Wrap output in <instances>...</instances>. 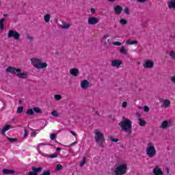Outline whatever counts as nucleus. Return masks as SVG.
Returning <instances> with one entry per match:
<instances>
[{"mask_svg": "<svg viewBox=\"0 0 175 175\" xmlns=\"http://www.w3.org/2000/svg\"><path fill=\"white\" fill-rule=\"evenodd\" d=\"M3 174L8 175V174H16V170H10V169H3L2 170Z\"/></svg>", "mask_w": 175, "mask_h": 175, "instance_id": "dca6fc26", "label": "nucleus"}, {"mask_svg": "<svg viewBox=\"0 0 175 175\" xmlns=\"http://www.w3.org/2000/svg\"><path fill=\"white\" fill-rule=\"evenodd\" d=\"M27 136H28V131L27 130V129H25L23 139H25V137H27Z\"/></svg>", "mask_w": 175, "mask_h": 175, "instance_id": "79ce46f5", "label": "nucleus"}, {"mask_svg": "<svg viewBox=\"0 0 175 175\" xmlns=\"http://www.w3.org/2000/svg\"><path fill=\"white\" fill-rule=\"evenodd\" d=\"M55 54H57V55H59V52H55Z\"/></svg>", "mask_w": 175, "mask_h": 175, "instance_id": "338daca9", "label": "nucleus"}, {"mask_svg": "<svg viewBox=\"0 0 175 175\" xmlns=\"http://www.w3.org/2000/svg\"><path fill=\"white\" fill-rule=\"evenodd\" d=\"M144 111H145V113H148L150 111V107H148L147 105H145L144 107Z\"/></svg>", "mask_w": 175, "mask_h": 175, "instance_id": "ea45409f", "label": "nucleus"}, {"mask_svg": "<svg viewBox=\"0 0 175 175\" xmlns=\"http://www.w3.org/2000/svg\"><path fill=\"white\" fill-rule=\"evenodd\" d=\"M107 117H108V118H111L112 116L111 115H109Z\"/></svg>", "mask_w": 175, "mask_h": 175, "instance_id": "69168bd1", "label": "nucleus"}, {"mask_svg": "<svg viewBox=\"0 0 175 175\" xmlns=\"http://www.w3.org/2000/svg\"><path fill=\"white\" fill-rule=\"evenodd\" d=\"M107 43L109 44V46L111 45V41L110 40V39L107 40Z\"/></svg>", "mask_w": 175, "mask_h": 175, "instance_id": "5fc2aeb1", "label": "nucleus"}, {"mask_svg": "<svg viewBox=\"0 0 175 175\" xmlns=\"http://www.w3.org/2000/svg\"><path fill=\"white\" fill-rule=\"evenodd\" d=\"M137 117H142V114L137 113Z\"/></svg>", "mask_w": 175, "mask_h": 175, "instance_id": "052dcab7", "label": "nucleus"}, {"mask_svg": "<svg viewBox=\"0 0 175 175\" xmlns=\"http://www.w3.org/2000/svg\"><path fill=\"white\" fill-rule=\"evenodd\" d=\"M113 10H114L115 14H116L117 16H120V14L122 13L123 9L120 5H118L113 8Z\"/></svg>", "mask_w": 175, "mask_h": 175, "instance_id": "ddd939ff", "label": "nucleus"}, {"mask_svg": "<svg viewBox=\"0 0 175 175\" xmlns=\"http://www.w3.org/2000/svg\"><path fill=\"white\" fill-rule=\"evenodd\" d=\"M122 65V62L120 59H114L111 62V66L113 68H120Z\"/></svg>", "mask_w": 175, "mask_h": 175, "instance_id": "f8f14e48", "label": "nucleus"}, {"mask_svg": "<svg viewBox=\"0 0 175 175\" xmlns=\"http://www.w3.org/2000/svg\"><path fill=\"white\" fill-rule=\"evenodd\" d=\"M137 2H139V3H144L145 2H147L148 0H137Z\"/></svg>", "mask_w": 175, "mask_h": 175, "instance_id": "de8ad7c7", "label": "nucleus"}, {"mask_svg": "<svg viewBox=\"0 0 175 175\" xmlns=\"http://www.w3.org/2000/svg\"><path fill=\"white\" fill-rule=\"evenodd\" d=\"M71 24L70 23H68L66 22H63L62 23V29H68L71 27Z\"/></svg>", "mask_w": 175, "mask_h": 175, "instance_id": "aec40b11", "label": "nucleus"}, {"mask_svg": "<svg viewBox=\"0 0 175 175\" xmlns=\"http://www.w3.org/2000/svg\"><path fill=\"white\" fill-rule=\"evenodd\" d=\"M108 2H111L113 3V2H116V0H108Z\"/></svg>", "mask_w": 175, "mask_h": 175, "instance_id": "bf43d9fd", "label": "nucleus"}, {"mask_svg": "<svg viewBox=\"0 0 175 175\" xmlns=\"http://www.w3.org/2000/svg\"><path fill=\"white\" fill-rule=\"evenodd\" d=\"M170 125H172L171 120H164L163 122H162L160 128H161V129H166L167 128H169Z\"/></svg>", "mask_w": 175, "mask_h": 175, "instance_id": "9b49d317", "label": "nucleus"}, {"mask_svg": "<svg viewBox=\"0 0 175 175\" xmlns=\"http://www.w3.org/2000/svg\"><path fill=\"white\" fill-rule=\"evenodd\" d=\"M5 20V18H2L1 19H0V29L1 31H3V29H4V28H5V26L3 25Z\"/></svg>", "mask_w": 175, "mask_h": 175, "instance_id": "cd10ccee", "label": "nucleus"}, {"mask_svg": "<svg viewBox=\"0 0 175 175\" xmlns=\"http://www.w3.org/2000/svg\"><path fill=\"white\" fill-rule=\"evenodd\" d=\"M51 115L53 117H59V113H58V112L55 110H53V111H51Z\"/></svg>", "mask_w": 175, "mask_h": 175, "instance_id": "f704fd0d", "label": "nucleus"}, {"mask_svg": "<svg viewBox=\"0 0 175 175\" xmlns=\"http://www.w3.org/2000/svg\"><path fill=\"white\" fill-rule=\"evenodd\" d=\"M8 38L9 39L13 38L14 40H19L20 39V33H18L17 31L11 29L8 33Z\"/></svg>", "mask_w": 175, "mask_h": 175, "instance_id": "0eeeda50", "label": "nucleus"}, {"mask_svg": "<svg viewBox=\"0 0 175 175\" xmlns=\"http://www.w3.org/2000/svg\"><path fill=\"white\" fill-rule=\"evenodd\" d=\"M122 107H126V106H128V103L124 101L122 103Z\"/></svg>", "mask_w": 175, "mask_h": 175, "instance_id": "49530a36", "label": "nucleus"}, {"mask_svg": "<svg viewBox=\"0 0 175 175\" xmlns=\"http://www.w3.org/2000/svg\"><path fill=\"white\" fill-rule=\"evenodd\" d=\"M7 140H8V142H10V143H16V142H18V139L12 138L10 137H7Z\"/></svg>", "mask_w": 175, "mask_h": 175, "instance_id": "a878e982", "label": "nucleus"}, {"mask_svg": "<svg viewBox=\"0 0 175 175\" xmlns=\"http://www.w3.org/2000/svg\"><path fill=\"white\" fill-rule=\"evenodd\" d=\"M116 120H117L116 119H115V118L113 119V121H116Z\"/></svg>", "mask_w": 175, "mask_h": 175, "instance_id": "774afa93", "label": "nucleus"}, {"mask_svg": "<svg viewBox=\"0 0 175 175\" xmlns=\"http://www.w3.org/2000/svg\"><path fill=\"white\" fill-rule=\"evenodd\" d=\"M31 136H36V132L33 131V132L31 133Z\"/></svg>", "mask_w": 175, "mask_h": 175, "instance_id": "864d4df0", "label": "nucleus"}, {"mask_svg": "<svg viewBox=\"0 0 175 175\" xmlns=\"http://www.w3.org/2000/svg\"><path fill=\"white\" fill-rule=\"evenodd\" d=\"M95 111V113L97 115V116H99V112H98V111Z\"/></svg>", "mask_w": 175, "mask_h": 175, "instance_id": "680f3d73", "label": "nucleus"}, {"mask_svg": "<svg viewBox=\"0 0 175 175\" xmlns=\"http://www.w3.org/2000/svg\"><path fill=\"white\" fill-rule=\"evenodd\" d=\"M153 174H154V175H163V172H162V170H161V168H159V166H156V167L153 169Z\"/></svg>", "mask_w": 175, "mask_h": 175, "instance_id": "f3484780", "label": "nucleus"}, {"mask_svg": "<svg viewBox=\"0 0 175 175\" xmlns=\"http://www.w3.org/2000/svg\"><path fill=\"white\" fill-rule=\"evenodd\" d=\"M77 142H73V143H72L71 144H70L69 146H68V147L70 148V147H72V146H75V144H77Z\"/></svg>", "mask_w": 175, "mask_h": 175, "instance_id": "3c124183", "label": "nucleus"}, {"mask_svg": "<svg viewBox=\"0 0 175 175\" xmlns=\"http://www.w3.org/2000/svg\"><path fill=\"white\" fill-rule=\"evenodd\" d=\"M170 106V100L167 99L163 100V107H169Z\"/></svg>", "mask_w": 175, "mask_h": 175, "instance_id": "4be33fe9", "label": "nucleus"}, {"mask_svg": "<svg viewBox=\"0 0 175 175\" xmlns=\"http://www.w3.org/2000/svg\"><path fill=\"white\" fill-rule=\"evenodd\" d=\"M143 66L146 69H151L154 68V62H152V60H146Z\"/></svg>", "mask_w": 175, "mask_h": 175, "instance_id": "9d476101", "label": "nucleus"}, {"mask_svg": "<svg viewBox=\"0 0 175 175\" xmlns=\"http://www.w3.org/2000/svg\"><path fill=\"white\" fill-rule=\"evenodd\" d=\"M90 12L91 13H95V8H91Z\"/></svg>", "mask_w": 175, "mask_h": 175, "instance_id": "603ef678", "label": "nucleus"}, {"mask_svg": "<svg viewBox=\"0 0 175 175\" xmlns=\"http://www.w3.org/2000/svg\"><path fill=\"white\" fill-rule=\"evenodd\" d=\"M120 54H123L124 55H128V51L125 49V46H122L121 49H120Z\"/></svg>", "mask_w": 175, "mask_h": 175, "instance_id": "5701e85b", "label": "nucleus"}, {"mask_svg": "<svg viewBox=\"0 0 175 175\" xmlns=\"http://www.w3.org/2000/svg\"><path fill=\"white\" fill-rule=\"evenodd\" d=\"M27 39H29V40L32 41L33 40V37L30 36L29 34H27Z\"/></svg>", "mask_w": 175, "mask_h": 175, "instance_id": "a18cd8bd", "label": "nucleus"}, {"mask_svg": "<svg viewBox=\"0 0 175 175\" xmlns=\"http://www.w3.org/2000/svg\"><path fill=\"white\" fill-rule=\"evenodd\" d=\"M57 138V135H55V133H52L50 135V139L51 140H55V139Z\"/></svg>", "mask_w": 175, "mask_h": 175, "instance_id": "e433bc0d", "label": "nucleus"}, {"mask_svg": "<svg viewBox=\"0 0 175 175\" xmlns=\"http://www.w3.org/2000/svg\"><path fill=\"white\" fill-rule=\"evenodd\" d=\"M118 125L122 131L126 133V136H131L132 135V120L124 117Z\"/></svg>", "mask_w": 175, "mask_h": 175, "instance_id": "f257e3e1", "label": "nucleus"}, {"mask_svg": "<svg viewBox=\"0 0 175 175\" xmlns=\"http://www.w3.org/2000/svg\"><path fill=\"white\" fill-rule=\"evenodd\" d=\"M33 111H34V114L36 113V114H42V113H43L42 111V109H40L39 107H33Z\"/></svg>", "mask_w": 175, "mask_h": 175, "instance_id": "393cba45", "label": "nucleus"}, {"mask_svg": "<svg viewBox=\"0 0 175 175\" xmlns=\"http://www.w3.org/2000/svg\"><path fill=\"white\" fill-rule=\"evenodd\" d=\"M120 24H121V25H126V24H128V21H126L125 18H121L119 21Z\"/></svg>", "mask_w": 175, "mask_h": 175, "instance_id": "7c9ffc66", "label": "nucleus"}, {"mask_svg": "<svg viewBox=\"0 0 175 175\" xmlns=\"http://www.w3.org/2000/svg\"><path fill=\"white\" fill-rule=\"evenodd\" d=\"M42 170H43V167H32L31 171H29L27 174L28 175H38Z\"/></svg>", "mask_w": 175, "mask_h": 175, "instance_id": "6e6552de", "label": "nucleus"}, {"mask_svg": "<svg viewBox=\"0 0 175 175\" xmlns=\"http://www.w3.org/2000/svg\"><path fill=\"white\" fill-rule=\"evenodd\" d=\"M137 43H139V41L137 40H127L126 41V44H129V45L137 44Z\"/></svg>", "mask_w": 175, "mask_h": 175, "instance_id": "412c9836", "label": "nucleus"}, {"mask_svg": "<svg viewBox=\"0 0 175 175\" xmlns=\"http://www.w3.org/2000/svg\"><path fill=\"white\" fill-rule=\"evenodd\" d=\"M108 139H109V140H111V142H112V143H118V142H119V140H120L118 138H114L111 135L108 137Z\"/></svg>", "mask_w": 175, "mask_h": 175, "instance_id": "c85d7f7f", "label": "nucleus"}, {"mask_svg": "<svg viewBox=\"0 0 175 175\" xmlns=\"http://www.w3.org/2000/svg\"><path fill=\"white\" fill-rule=\"evenodd\" d=\"M79 73H80V71L76 68H71L70 70V74L71 76H74V77H77L79 76Z\"/></svg>", "mask_w": 175, "mask_h": 175, "instance_id": "2eb2a0df", "label": "nucleus"}, {"mask_svg": "<svg viewBox=\"0 0 175 175\" xmlns=\"http://www.w3.org/2000/svg\"><path fill=\"white\" fill-rule=\"evenodd\" d=\"M167 174H169V172H170V168H166Z\"/></svg>", "mask_w": 175, "mask_h": 175, "instance_id": "6e6d98bb", "label": "nucleus"}, {"mask_svg": "<svg viewBox=\"0 0 175 175\" xmlns=\"http://www.w3.org/2000/svg\"><path fill=\"white\" fill-rule=\"evenodd\" d=\"M124 13H125V14H127V15H129L131 14L129 11V8L128 7H126L124 8Z\"/></svg>", "mask_w": 175, "mask_h": 175, "instance_id": "58836bf2", "label": "nucleus"}, {"mask_svg": "<svg viewBox=\"0 0 175 175\" xmlns=\"http://www.w3.org/2000/svg\"><path fill=\"white\" fill-rule=\"evenodd\" d=\"M51 17V15L46 14L44 16V19L45 23H50V18Z\"/></svg>", "mask_w": 175, "mask_h": 175, "instance_id": "bb28decb", "label": "nucleus"}, {"mask_svg": "<svg viewBox=\"0 0 175 175\" xmlns=\"http://www.w3.org/2000/svg\"><path fill=\"white\" fill-rule=\"evenodd\" d=\"M139 121L140 126H146V124H147V122H146L144 120L139 118Z\"/></svg>", "mask_w": 175, "mask_h": 175, "instance_id": "473e14b6", "label": "nucleus"}, {"mask_svg": "<svg viewBox=\"0 0 175 175\" xmlns=\"http://www.w3.org/2000/svg\"><path fill=\"white\" fill-rule=\"evenodd\" d=\"M61 148H59V147H57V148H56V151H61Z\"/></svg>", "mask_w": 175, "mask_h": 175, "instance_id": "4d7b16f0", "label": "nucleus"}, {"mask_svg": "<svg viewBox=\"0 0 175 175\" xmlns=\"http://www.w3.org/2000/svg\"><path fill=\"white\" fill-rule=\"evenodd\" d=\"M103 38L104 39H107V38H109V35H105Z\"/></svg>", "mask_w": 175, "mask_h": 175, "instance_id": "13d9d810", "label": "nucleus"}, {"mask_svg": "<svg viewBox=\"0 0 175 175\" xmlns=\"http://www.w3.org/2000/svg\"><path fill=\"white\" fill-rule=\"evenodd\" d=\"M88 87H90V83L87 79H84L81 82V88H82V90H87Z\"/></svg>", "mask_w": 175, "mask_h": 175, "instance_id": "4468645a", "label": "nucleus"}, {"mask_svg": "<svg viewBox=\"0 0 175 175\" xmlns=\"http://www.w3.org/2000/svg\"><path fill=\"white\" fill-rule=\"evenodd\" d=\"M70 133H71V135H72L73 136H76V133L72 130L70 131Z\"/></svg>", "mask_w": 175, "mask_h": 175, "instance_id": "8fccbe9b", "label": "nucleus"}, {"mask_svg": "<svg viewBox=\"0 0 175 175\" xmlns=\"http://www.w3.org/2000/svg\"><path fill=\"white\" fill-rule=\"evenodd\" d=\"M24 111V107L20 106L16 109V114H21Z\"/></svg>", "mask_w": 175, "mask_h": 175, "instance_id": "c756f323", "label": "nucleus"}, {"mask_svg": "<svg viewBox=\"0 0 175 175\" xmlns=\"http://www.w3.org/2000/svg\"><path fill=\"white\" fill-rule=\"evenodd\" d=\"M10 128H12V126L9 125V124H6L2 129L1 131H0V135L1 133V135H4L5 132L7 131H9V129H10Z\"/></svg>", "mask_w": 175, "mask_h": 175, "instance_id": "a211bd4d", "label": "nucleus"}, {"mask_svg": "<svg viewBox=\"0 0 175 175\" xmlns=\"http://www.w3.org/2000/svg\"><path fill=\"white\" fill-rule=\"evenodd\" d=\"M99 23V18L95 16H90L88 19V24L89 25H96Z\"/></svg>", "mask_w": 175, "mask_h": 175, "instance_id": "1a4fd4ad", "label": "nucleus"}, {"mask_svg": "<svg viewBox=\"0 0 175 175\" xmlns=\"http://www.w3.org/2000/svg\"><path fill=\"white\" fill-rule=\"evenodd\" d=\"M171 81H172V83H173L174 84H175V76H174V77H172L171 78Z\"/></svg>", "mask_w": 175, "mask_h": 175, "instance_id": "09e8293b", "label": "nucleus"}, {"mask_svg": "<svg viewBox=\"0 0 175 175\" xmlns=\"http://www.w3.org/2000/svg\"><path fill=\"white\" fill-rule=\"evenodd\" d=\"M3 16V17H8V14H4Z\"/></svg>", "mask_w": 175, "mask_h": 175, "instance_id": "0e129e2a", "label": "nucleus"}, {"mask_svg": "<svg viewBox=\"0 0 175 175\" xmlns=\"http://www.w3.org/2000/svg\"><path fill=\"white\" fill-rule=\"evenodd\" d=\"M128 170V166L125 163H122L121 165L117 166L114 170V173L116 175H124L126 174Z\"/></svg>", "mask_w": 175, "mask_h": 175, "instance_id": "20e7f679", "label": "nucleus"}, {"mask_svg": "<svg viewBox=\"0 0 175 175\" xmlns=\"http://www.w3.org/2000/svg\"><path fill=\"white\" fill-rule=\"evenodd\" d=\"M42 157H45L46 158H50L51 159H53V158H57L58 157V153H54L53 154L49 155L46 154H42Z\"/></svg>", "mask_w": 175, "mask_h": 175, "instance_id": "6ab92c4d", "label": "nucleus"}, {"mask_svg": "<svg viewBox=\"0 0 175 175\" xmlns=\"http://www.w3.org/2000/svg\"><path fill=\"white\" fill-rule=\"evenodd\" d=\"M40 175H51V172H50V170H46L43 173L40 174Z\"/></svg>", "mask_w": 175, "mask_h": 175, "instance_id": "4c0bfd02", "label": "nucleus"}, {"mask_svg": "<svg viewBox=\"0 0 175 175\" xmlns=\"http://www.w3.org/2000/svg\"><path fill=\"white\" fill-rule=\"evenodd\" d=\"M5 72H7V73H15V76H16V77H18L19 79H28V74L27 73H25V72H21V68H14L12 66H8Z\"/></svg>", "mask_w": 175, "mask_h": 175, "instance_id": "f03ea898", "label": "nucleus"}, {"mask_svg": "<svg viewBox=\"0 0 175 175\" xmlns=\"http://www.w3.org/2000/svg\"><path fill=\"white\" fill-rule=\"evenodd\" d=\"M41 124L42 125H44L42 127V129H43V128H44L46 126V125H47V123L46 122V120H42L41 121Z\"/></svg>", "mask_w": 175, "mask_h": 175, "instance_id": "37998d69", "label": "nucleus"}, {"mask_svg": "<svg viewBox=\"0 0 175 175\" xmlns=\"http://www.w3.org/2000/svg\"><path fill=\"white\" fill-rule=\"evenodd\" d=\"M26 114L27 116H35V112L33 111V109H27Z\"/></svg>", "mask_w": 175, "mask_h": 175, "instance_id": "b1692460", "label": "nucleus"}, {"mask_svg": "<svg viewBox=\"0 0 175 175\" xmlns=\"http://www.w3.org/2000/svg\"><path fill=\"white\" fill-rule=\"evenodd\" d=\"M18 103H23V100L19 99V100H18Z\"/></svg>", "mask_w": 175, "mask_h": 175, "instance_id": "e2e57ef3", "label": "nucleus"}, {"mask_svg": "<svg viewBox=\"0 0 175 175\" xmlns=\"http://www.w3.org/2000/svg\"><path fill=\"white\" fill-rule=\"evenodd\" d=\"M31 65L36 68V69H44L47 68V63L42 62L40 59H30Z\"/></svg>", "mask_w": 175, "mask_h": 175, "instance_id": "7ed1b4c3", "label": "nucleus"}, {"mask_svg": "<svg viewBox=\"0 0 175 175\" xmlns=\"http://www.w3.org/2000/svg\"><path fill=\"white\" fill-rule=\"evenodd\" d=\"M170 55L172 58H175V53L174 52H173V51L170 52Z\"/></svg>", "mask_w": 175, "mask_h": 175, "instance_id": "c03bdc74", "label": "nucleus"}, {"mask_svg": "<svg viewBox=\"0 0 175 175\" xmlns=\"http://www.w3.org/2000/svg\"><path fill=\"white\" fill-rule=\"evenodd\" d=\"M146 155L148 158H154L157 155V150H155V146L152 145H149L146 148Z\"/></svg>", "mask_w": 175, "mask_h": 175, "instance_id": "423d86ee", "label": "nucleus"}, {"mask_svg": "<svg viewBox=\"0 0 175 175\" xmlns=\"http://www.w3.org/2000/svg\"><path fill=\"white\" fill-rule=\"evenodd\" d=\"M112 43L115 46H122V43H121V42H120L118 41L113 42Z\"/></svg>", "mask_w": 175, "mask_h": 175, "instance_id": "a19ab883", "label": "nucleus"}, {"mask_svg": "<svg viewBox=\"0 0 175 175\" xmlns=\"http://www.w3.org/2000/svg\"><path fill=\"white\" fill-rule=\"evenodd\" d=\"M85 162H87V158L85 157H83V159L81 160V163H79V166L83 167L85 165Z\"/></svg>", "mask_w": 175, "mask_h": 175, "instance_id": "2f4dec72", "label": "nucleus"}, {"mask_svg": "<svg viewBox=\"0 0 175 175\" xmlns=\"http://www.w3.org/2000/svg\"><path fill=\"white\" fill-rule=\"evenodd\" d=\"M54 98L56 100H61V99H62V96H61V94H55L54 95Z\"/></svg>", "mask_w": 175, "mask_h": 175, "instance_id": "c9c22d12", "label": "nucleus"}, {"mask_svg": "<svg viewBox=\"0 0 175 175\" xmlns=\"http://www.w3.org/2000/svg\"><path fill=\"white\" fill-rule=\"evenodd\" d=\"M94 139L96 143L100 142V147H103V142H105V135H103V133L99 132L98 129L96 130Z\"/></svg>", "mask_w": 175, "mask_h": 175, "instance_id": "39448f33", "label": "nucleus"}, {"mask_svg": "<svg viewBox=\"0 0 175 175\" xmlns=\"http://www.w3.org/2000/svg\"><path fill=\"white\" fill-rule=\"evenodd\" d=\"M62 169H64V167L62 166V165L57 164L56 165V168H55L56 172H59V170H62Z\"/></svg>", "mask_w": 175, "mask_h": 175, "instance_id": "72a5a7b5", "label": "nucleus"}]
</instances>
